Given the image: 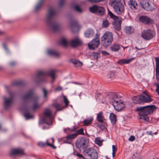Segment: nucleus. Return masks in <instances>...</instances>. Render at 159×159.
<instances>
[{
	"mask_svg": "<svg viewBox=\"0 0 159 159\" xmlns=\"http://www.w3.org/2000/svg\"><path fill=\"white\" fill-rule=\"evenodd\" d=\"M44 72L42 71H39L36 75V77L37 78L40 77V76L44 75Z\"/></svg>",
	"mask_w": 159,
	"mask_h": 159,
	"instance_id": "obj_48",
	"label": "nucleus"
},
{
	"mask_svg": "<svg viewBox=\"0 0 159 159\" xmlns=\"http://www.w3.org/2000/svg\"><path fill=\"white\" fill-rule=\"evenodd\" d=\"M156 91L158 93V94L159 95V83H157L156 84Z\"/></svg>",
	"mask_w": 159,
	"mask_h": 159,
	"instance_id": "obj_61",
	"label": "nucleus"
},
{
	"mask_svg": "<svg viewBox=\"0 0 159 159\" xmlns=\"http://www.w3.org/2000/svg\"><path fill=\"white\" fill-rule=\"evenodd\" d=\"M74 155H76L78 157L80 158H83V159L85 158L82 154L80 153H77L76 154L75 153L74 154Z\"/></svg>",
	"mask_w": 159,
	"mask_h": 159,
	"instance_id": "obj_56",
	"label": "nucleus"
},
{
	"mask_svg": "<svg viewBox=\"0 0 159 159\" xmlns=\"http://www.w3.org/2000/svg\"><path fill=\"white\" fill-rule=\"evenodd\" d=\"M76 133L77 134V135L80 134L82 135H84V129L82 128H80L78 130H76Z\"/></svg>",
	"mask_w": 159,
	"mask_h": 159,
	"instance_id": "obj_42",
	"label": "nucleus"
},
{
	"mask_svg": "<svg viewBox=\"0 0 159 159\" xmlns=\"http://www.w3.org/2000/svg\"><path fill=\"white\" fill-rule=\"evenodd\" d=\"M157 109L156 106L154 105H150L144 106H139L135 110L139 116V119L144 121L149 122L150 118L148 116L153 114Z\"/></svg>",
	"mask_w": 159,
	"mask_h": 159,
	"instance_id": "obj_1",
	"label": "nucleus"
},
{
	"mask_svg": "<svg viewBox=\"0 0 159 159\" xmlns=\"http://www.w3.org/2000/svg\"><path fill=\"white\" fill-rule=\"evenodd\" d=\"M47 25L50 27L51 30L54 32H57L60 30V26L55 22L52 20L49 22H47Z\"/></svg>",
	"mask_w": 159,
	"mask_h": 159,
	"instance_id": "obj_15",
	"label": "nucleus"
},
{
	"mask_svg": "<svg viewBox=\"0 0 159 159\" xmlns=\"http://www.w3.org/2000/svg\"><path fill=\"white\" fill-rule=\"evenodd\" d=\"M73 7L75 10L76 11L79 12H82V10L81 9L80 7L78 5L76 4L74 6H73Z\"/></svg>",
	"mask_w": 159,
	"mask_h": 159,
	"instance_id": "obj_41",
	"label": "nucleus"
},
{
	"mask_svg": "<svg viewBox=\"0 0 159 159\" xmlns=\"http://www.w3.org/2000/svg\"><path fill=\"white\" fill-rule=\"evenodd\" d=\"M89 56L92 60L96 59L97 61L98 57H100V54L99 52H93Z\"/></svg>",
	"mask_w": 159,
	"mask_h": 159,
	"instance_id": "obj_31",
	"label": "nucleus"
},
{
	"mask_svg": "<svg viewBox=\"0 0 159 159\" xmlns=\"http://www.w3.org/2000/svg\"><path fill=\"white\" fill-rule=\"evenodd\" d=\"M76 28L77 29L80 28V26L79 25L77 22L76 21H72L71 22V30L73 32H75L77 29L75 28Z\"/></svg>",
	"mask_w": 159,
	"mask_h": 159,
	"instance_id": "obj_24",
	"label": "nucleus"
},
{
	"mask_svg": "<svg viewBox=\"0 0 159 159\" xmlns=\"http://www.w3.org/2000/svg\"><path fill=\"white\" fill-rule=\"evenodd\" d=\"M93 117H91L89 118H87L84 120L83 121L84 125L85 126H88L91 124L93 120Z\"/></svg>",
	"mask_w": 159,
	"mask_h": 159,
	"instance_id": "obj_33",
	"label": "nucleus"
},
{
	"mask_svg": "<svg viewBox=\"0 0 159 159\" xmlns=\"http://www.w3.org/2000/svg\"><path fill=\"white\" fill-rule=\"evenodd\" d=\"M89 10L92 13L95 14L98 16H102L105 13V8L102 6L97 5H93L90 7Z\"/></svg>",
	"mask_w": 159,
	"mask_h": 159,
	"instance_id": "obj_8",
	"label": "nucleus"
},
{
	"mask_svg": "<svg viewBox=\"0 0 159 159\" xmlns=\"http://www.w3.org/2000/svg\"><path fill=\"white\" fill-rule=\"evenodd\" d=\"M83 153L85 155L89 157L91 159H98V154L96 150L93 148H88L84 150Z\"/></svg>",
	"mask_w": 159,
	"mask_h": 159,
	"instance_id": "obj_10",
	"label": "nucleus"
},
{
	"mask_svg": "<svg viewBox=\"0 0 159 159\" xmlns=\"http://www.w3.org/2000/svg\"><path fill=\"white\" fill-rule=\"evenodd\" d=\"M89 139L85 137L79 138L75 141L76 148L80 151L85 150L89 143Z\"/></svg>",
	"mask_w": 159,
	"mask_h": 159,
	"instance_id": "obj_4",
	"label": "nucleus"
},
{
	"mask_svg": "<svg viewBox=\"0 0 159 159\" xmlns=\"http://www.w3.org/2000/svg\"><path fill=\"white\" fill-rule=\"evenodd\" d=\"M156 61V70H159V57L155 58Z\"/></svg>",
	"mask_w": 159,
	"mask_h": 159,
	"instance_id": "obj_44",
	"label": "nucleus"
},
{
	"mask_svg": "<svg viewBox=\"0 0 159 159\" xmlns=\"http://www.w3.org/2000/svg\"><path fill=\"white\" fill-rule=\"evenodd\" d=\"M109 119L111 122L112 125H114L116 122V115L113 113H111L109 116Z\"/></svg>",
	"mask_w": 159,
	"mask_h": 159,
	"instance_id": "obj_28",
	"label": "nucleus"
},
{
	"mask_svg": "<svg viewBox=\"0 0 159 159\" xmlns=\"http://www.w3.org/2000/svg\"><path fill=\"white\" fill-rule=\"evenodd\" d=\"M109 22L107 20H103L102 23V26L103 27L107 28L109 26Z\"/></svg>",
	"mask_w": 159,
	"mask_h": 159,
	"instance_id": "obj_45",
	"label": "nucleus"
},
{
	"mask_svg": "<svg viewBox=\"0 0 159 159\" xmlns=\"http://www.w3.org/2000/svg\"><path fill=\"white\" fill-rule=\"evenodd\" d=\"M156 79L157 81H159V70H156Z\"/></svg>",
	"mask_w": 159,
	"mask_h": 159,
	"instance_id": "obj_52",
	"label": "nucleus"
},
{
	"mask_svg": "<svg viewBox=\"0 0 159 159\" xmlns=\"http://www.w3.org/2000/svg\"><path fill=\"white\" fill-rule=\"evenodd\" d=\"M43 115L44 117L41 120L42 123L46 124L48 125H52V118L51 111L48 108L45 109L43 113Z\"/></svg>",
	"mask_w": 159,
	"mask_h": 159,
	"instance_id": "obj_6",
	"label": "nucleus"
},
{
	"mask_svg": "<svg viewBox=\"0 0 159 159\" xmlns=\"http://www.w3.org/2000/svg\"><path fill=\"white\" fill-rule=\"evenodd\" d=\"M116 110L117 111H120L125 107V105L123 102H119L113 106Z\"/></svg>",
	"mask_w": 159,
	"mask_h": 159,
	"instance_id": "obj_22",
	"label": "nucleus"
},
{
	"mask_svg": "<svg viewBox=\"0 0 159 159\" xmlns=\"http://www.w3.org/2000/svg\"><path fill=\"white\" fill-rule=\"evenodd\" d=\"M103 116L102 112L101 111L98 114L97 117V120L98 122L101 123H104L103 120Z\"/></svg>",
	"mask_w": 159,
	"mask_h": 159,
	"instance_id": "obj_32",
	"label": "nucleus"
},
{
	"mask_svg": "<svg viewBox=\"0 0 159 159\" xmlns=\"http://www.w3.org/2000/svg\"><path fill=\"white\" fill-rule=\"evenodd\" d=\"M67 129L68 130L69 132H73L75 131L76 130V128L75 126H73L72 128V129L67 127Z\"/></svg>",
	"mask_w": 159,
	"mask_h": 159,
	"instance_id": "obj_58",
	"label": "nucleus"
},
{
	"mask_svg": "<svg viewBox=\"0 0 159 159\" xmlns=\"http://www.w3.org/2000/svg\"><path fill=\"white\" fill-rule=\"evenodd\" d=\"M141 4V7L144 9L148 11H152L154 8L152 7L150 5L149 2L147 1H143Z\"/></svg>",
	"mask_w": 159,
	"mask_h": 159,
	"instance_id": "obj_21",
	"label": "nucleus"
},
{
	"mask_svg": "<svg viewBox=\"0 0 159 159\" xmlns=\"http://www.w3.org/2000/svg\"><path fill=\"white\" fill-rule=\"evenodd\" d=\"M139 20L142 23L147 25H150L154 23L153 20L149 17L145 16H140Z\"/></svg>",
	"mask_w": 159,
	"mask_h": 159,
	"instance_id": "obj_14",
	"label": "nucleus"
},
{
	"mask_svg": "<svg viewBox=\"0 0 159 159\" xmlns=\"http://www.w3.org/2000/svg\"><path fill=\"white\" fill-rule=\"evenodd\" d=\"M106 97L109 98L110 102L112 103L113 106L121 101L120 98L118 97L117 94H114L112 92L108 93Z\"/></svg>",
	"mask_w": 159,
	"mask_h": 159,
	"instance_id": "obj_12",
	"label": "nucleus"
},
{
	"mask_svg": "<svg viewBox=\"0 0 159 159\" xmlns=\"http://www.w3.org/2000/svg\"><path fill=\"white\" fill-rule=\"evenodd\" d=\"M39 107V104L33 103L32 106L33 110L34 111H35L36 109H37Z\"/></svg>",
	"mask_w": 159,
	"mask_h": 159,
	"instance_id": "obj_51",
	"label": "nucleus"
},
{
	"mask_svg": "<svg viewBox=\"0 0 159 159\" xmlns=\"http://www.w3.org/2000/svg\"><path fill=\"white\" fill-rule=\"evenodd\" d=\"M135 139V137L133 135H131L129 138L128 140L131 142L133 141Z\"/></svg>",
	"mask_w": 159,
	"mask_h": 159,
	"instance_id": "obj_59",
	"label": "nucleus"
},
{
	"mask_svg": "<svg viewBox=\"0 0 159 159\" xmlns=\"http://www.w3.org/2000/svg\"><path fill=\"white\" fill-rule=\"evenodd\" d=\"M22 98V100L24 101L25 103L27 102L29 99L32 98L34 100L33 103L39 104V97L38 96H34V92L32 90H30L23 95Z\"/></svg>",
	"mask_w": 159,
	"mask_h": 159,
	"instance_id": "obj_9",
	"label": "nucleus"
},
{
	"mask_svg": "<svg viewBox=\"0 0 159 159\" xmlns=\"http://www.w3.org/2000/svg\"><path fill=\"white\" fill-rule=\"evenodd\" d=\"M120 49V45L118 44L113 43L110 47V50L113 52H116Z\"/></svg>",
	"mask_w": 159,
	"mask_h": 159,
	"instance_id": "obj_29",
	"label": "nucleus"
},
{
	"mask_svg": "<svg viewBox=\"0 0 159 159\" xmlns=\"http://www.w3.org/2000/svg\"><path fill=\"white\" fill-rule=\"evenodd\" d=\"M42 6V4L38 3L37 4L36 6L35 7V11H37L39 9H40L41 8Z\"/></svg>",
	"mask_w": 159,
	"mask_h": 159,
	"instance_id": "obj_55",
	"label": "nucleus"
},
{
	"mask_svg": "<svg viewBox=\"0 0 159 159\" xmlns=\"http://www.w3.org/2000/svg\"><path fill=\"white\" fill-rule=\"evenodd\" d=\"M37 79L36 80V84L38 85H39L42 82L45 81L43 77L37 78Z\"/></svg>",
	"mask_w": 159,
	"mask_h": 159,
	"instance_id": "obj_39",
	"label": "nucleus"
},
{
	"mask_svg": "<svg viewBox=\"0 0 159 159\" xmlns=\"http://www.w3.org/2000/svg\"><path fill=\"white\" fill-rule=\"evenodd\" d=\"M132 100L134 103L141 105L145 103L150 102L152 100L147 91H143L142 94L133 96Z\"/></svg>",
	"mask_w": 159,
	"mask_h": 159,
	"instance_id": "obj_2",
	"label": "nucleus"
},
{
	"mask_svg": "<svg viewBox=\"0 0 159 159\" xmlns=\"http://www.w3.org/2000/svg\"><path fill=\"white\" fill-rule=\"evenodd\" d=\"M9 93L10 97H9L8 98L10 99H11V100L13 101V99L15 96V93L13 92L10 91L9 92Z\"/></svg>",
	"mask_w": 159,
	"mask_h": 159,
	"instance_id": "obj_50",
	"label": "nucleus"
},
{
	"mask_svg": "<svg viewBox=\"0 0 159 159\" xmlns=\"http://www.w3.org/2000/svg\"><path fill=\"white\" fill-rule=\"evenodd\" d=\"M96 126L98 127L102 130H103L105 128L104 125L102 124H100L99 125H96Z\"/></svg>",
	"mask_w": 159,
	"mask_h": 159,
	"instance_id": "obj_62",
	"label": "nucleus"
},
{
	"mask_svg": "<svg viewBox=\"0 0 159 159\" xmlns=\"http://www.w3.org/2000/svg\"><path fill=\"white\" fill-rule=\"evenodd\" d=\"M24 85V82L22 81H15L11 84V86L23 85Z\"/></svg>",
	"mask_w": 159,
	"mask_h": 159,
	"instance_id": "obj_36",
	"label": "nucleus"
},
{
	"mask_svg": "<svg viewBox=\"0 0 159 159\" xmlns=\"http://www.w3.org/2000/svg\"><path fill=\"white\" fill-rule=\"evenodd\" d=\"M52 143H49L48 140H47L46 143L42 142H39L38 143V145L39 146L42 148H45L47 146H48L54 149H56L57 148V147L56 146H54L53 144L54 142V139L52 138Z\"/></svg>",
	"mask_w": 159,
	"mask_h": 159,
	"instance_id": "obj_16",
	"label": "nucleus"
},
{
	"mask_svg": "<svg viewBox=\"0 0 159 159\" xmlns=\"http://www.w3.org/2000/svg\"><path fill=\"white\" fill-rule=\"evenodd\" d=\"M48 75V76H50L53 80H54L55 79V71L54 70H52L49 71Z\"/></svg>",
	"mask_w": 159,
	"mask_h": 159,
	"instance_id": "obj_37",
	"label": "nucleus"
},
{
	"mask_svg": "<svg viewBox=\"0 0 159 159\" xmlns=\"http://www.w3.org/2000/svg\"><path fill=\"white\" fill-rule=\"evenodd\" d=\"M108 14L110 18L113 20L112 22L113 27L117 31H119L121 29L122 20H119V17L115 15L111 11L108 10Z\"/></svg>",
	"mask_w": 159,
	"mask_h": 159,
	"instance_id": "obj_5",
	"label": "nucleus"
},
{
	"mask_svg": "<svg viewBox=\"0 0 159 159\" xmlns=\"http://www.w3.org/2000/svg\"><path fill=\"white\" fill-rule=\"evenodd\" d=\"M101 40L102 45L107 48L113 41V35L111 32H106L102 36Z\"/></svg>",
	"mask_w": 159,
	"mask_h": 159,
	"instance_id": "obj_7",
	"label": "nucleus"
},
{
	"mask_svg": "<svg viewBox=\"0 0 159 159\" xmlns=\"http://www.w3.org/2000/svg\"><path fill=\"white\" fill-rule=\"evenodd\" d=\"M131 26L129 27H126L125 28V32L127 34H130L131 33Z\"/></svg>",
	"mask_w": 159,
	"mask_h": 159,
	"instance_id": "obj_49",
	"label": "nucleus"
},
{
	"mask_svg": "<svg viewBox=\"0 0 159 159\" xmlns=\"http://www.w3.org/2000/svg\"><path fill=\"white\" fill-rule=\"evenodd\" d=\"M99 35L97 34L94 38L92 41L88 44V47L90 50H94L95 49L98 47L100 44V42L99 38Z\"/></svg>",
	"mask_w": 159,
	"mask_h": 159,
	"instance_id": "obj_11",
	"label": "nucleus"
},
{
	"mask_svg": "<svg viewBox=\"0 0 159 159\" xmlns=\"http://www.w3.org/2000/svg\"><path fill=\"white\" fill-rule=\"evenodd\" d=\"M105 0H87V1L91 3H97L103 1Z\"/></svg>",
	"mask_w": 159,
	"mask_h": 159,
	"instance_id": "obj_47",
	"label": "nucleus"
},
{
	"mask_svg": "<svg viewBox=\"0 0 159 159\" xmlns=\"http://www.w3.org/2000/svg\"><path fill=\"white\" fill-rule=\"evenodd\" d=\"M134 59V57L129 59H126L123 58L119 60L117 62V63L120 65H122L123 64H127L129 63Z\"/></svg>",
	"mask_w": 159,
	"mask_h": 159,
	"instance_id": "obj_26",
	"label": "nucleus"
},
{
	"mask_svg": "<svg viewBox=\"0 0 159 159\" xmlns=\"http://www.w3.org/2000/svg\"><path fill=\"white\" fill-rule=\"evenodd\" d=\"M56 14V12L54 9L52 7L49 8L48 12L46 22L52 21V19Z\"/></svg>",
	"mask_w": 159,
	"mask_h": 159,
	"instance_id": "obj_19",
	"label": "nucleus"
},
{
	"mask_svg": "<svg viewBox=\"0 0 159 159\" xmlns=\"http://www.w3.org/2000/svg\"><path fill=\"white\" fill-rule=\"evenodd\" d=\"M133 156H134V157L133 158V159H142V157L140 156H135L134 154H133Z\"/></svg>",
	"mask_w": 159,
	"mask_h": 159,
	"instance_id": "obj_63",
	"label": "nucleus"
},
{
	"mask_svg": "<svg viewBox=\"0 0 159 159\" xmlns=\"http://www.w3.org/2000/svg\"><path fill=\"white\" fill-rule=\"evenodd\" d=\"M3 99H4V109L5 110H7L11 107L13 102V101L5 97H3Z\"/></svg>",
	"mask_w": 159,
	"mask_h": 159,
	"instance_id": "obj_18",
	"label": "nucleus"
},
{
	"mask_svg": "<svg viewBox=\"0 0 159 159\" xmlns=\"http://www.w3.org/2000/svg\"><path fill=\"white\" fill-rule=\"evenodd\" d=\"M129 2V5L131 8L133 10H136L137 8L135 5L137 6L138 4L135 0H130Z\"/></svg>",
	"mask_w": 159,
	"mask_h": 159,
	"instance_id": "obj_34",
	"label": "nucleus"
},
{
	"mask_svg": "<svg viewBox=\"0 0 159 159\" xmlns=\"http://www.w3.org/2000/svg\"><path fill=\"white\" fill-rule=\"evenodd\" d=\"M53 106L54 107L56 108L57 110V111H61L62 110L63 107L61 108H60L59 107H61V105L59 103H56L54 104Z\"/></svg>",
	"mask_w": 159,
	"mask_h": 159,
	"instance_id": "obj_43",
	"label": "nucleus"
},
{
	"mask_svg": "<svg viewBox=\"0 0 159 159\" xmlns=\"http://www.w3.org/2000/svg\"><path fill=\"white\" fill-rule=\"evenodd\" d=\"M12 39V37L11 36H7V37L5 40L6 42H11Z\"/></svg>",
	"mask_w": 159,
	"mask_h": 159,
	"instance_id": "obj_57",
	"label": "nucleus"
},
{
	"mask_svg": "<svg viewBox=\"0 0 159 159\" xmlns=\"http://www.w3.org/2000/svg\"><path fill=\"white\" fill-rule=\"evenodd\" d=\"M42 90L43 94V97L44 98H46L47 97V93L48 92L45 88H43L42 89Z\"/></svg>",
	"mask_w": 159,
	"mask_h": 159,
	"instance_id": "obj_53",
	"label": "nucleus"
},
{
	"mask_svg": "<svg viewBox=\"0 0 159 159\" xmlns=\"http://www.w3.org/2000/svg\"><path fill=\"white\" fill-rule=\"evenodd\" d=\"M82 44V41L77 37L71 40L70 42V46L73 48L81 46Z\"/></svg>",
	"mask_w": 159,
	"mask_h": 159,
	"instance_id": "obj_17",
	"label": "nucleus"
},
{
	"mask_svg": "<svg viewBox=\"0 0 159 159\" xmlns=\"http://www.w3.org/2000/svg\"><path fill=\"white\" fill-rule=\"evenodd\" d=\"M24 154V151L21 149H12L11 152V155H23Z\"/></svg>",
	"mask_w": 159,
	"mask_h": 159,
	"instance_id": "obj_23",
	"label": "nucleus"
},
{
	"mask_svg": "<svg viewBox=\"0 0 159 159\" xmlns=\"http://www.w3.org/2000/svg\"><path fill=\"white\" fill-rule=\"evenodd\" d=\"M94 30L92 29H87L84 33V36L86 38L92 37L94 35Z\"/></svg>",
	"mask_w": 159,
	"mask_h": 159,
	"instance_id": "obj_27",
	"label": "nucleus"
},
{
	"mask_svg": "<svg viewBox=\"0 0 159 159\" xmlns=\"http://www.w3.org/2000/svg\"><path fill=\"white\" fill-rule=\"evenodd\" d=\"M102 140L100 139V137H97L95 139V143L99 146H101L102 145Z\"/></svg>",
	"mask_w": 159,
	"mask_h": 159,
	"instance_id": "obj_40",
	"label": "nucleus"
},
{
	"mask_svg": "<svg viewBox=\"0 0 159 159\" xmlns=\"http://www.w3.org/2000/svg\"><path fill=\"white\" fill-rule=\"evenodd\" d=\"M102 54L103 55H109L110 54L107 52L103 51L101 52Z\"/></svg>",
	"mask_w": 159,
	"mask_h": 159,
	"instance_id": "obj_64",
	"label": "nucleus"
},
{
	"mask_svg": "<svg viewBox=\"0 0 159 159\" xmlns=\"http://www.w3.org/2000/svg\"><path fill=\"white\" fill-rule=\"evenodd\" d=\"M141 36L144 39L149 40L152 39L154 35L152 31L150 29L144 30L141 33Z\"/></svg>",
	"mask_w": 159,
	"mask_h": 159,
	"instance_id": "obj_13",
	"label": "nucleus"
},
{
	"mask_svg": "<svg viewBox=\"0 0 159 159\" xmlns=\"http://www.w3.org/2000/svg\"><path fill=\"white\" fill-rule=\"evenodd\" d=\"M65 0H60L59 2V6L60 7H62L63 5L65 3Z\"/></svg>",
	"mask_w": 159,
	"mask_h": 159,
	"instance_id": "obj_54",
	"label": "nucleus"
},
{
	"mask_svg": "<svg viewBox=\"0 0 159 159\" xmlns=\"http://www.w3.org/2000/svg\"><path fill=\"white\" fill-rule=\"evenodd\" d=\"M63 99L64 102L65 104V106L63 107V108H65L68 107L69 102L66 96L64 95L63 96Z\"/></svg>",
	"mask_w": 159,
	"mask_h": 159,
	"instance_id": "obj_38",
	"label": "nucleus"
},
{
	"mask_svg": "<svg viewBox=\"0 0 159 159\" xmlns=\"http://www.w3.org/2000/svg\"><path fill=\"white\" fill-rule=\"evenodd\" d=\"M72 140H66L64 141H63V143H68L70 144H71L72 143Z\"/></svg>",
	"mask_w": 159,
	"mask_h": 159,
	"instance_id": "obj_60",
	"label": "nucleus"
},
{
	"mask_svg": "<svg viewBox=\"0 0 159 159\" xmlns=\"http://www.w3.org/2000/svg\"><path fill=\"white\" fill-rule=\"evenodd\" d=\"M48 52V54L51 56L58 57L60 55V54L59 53L54 51L49 50Z\"/></svg>",
	"mask_w": 159,
	"mask_h": 159,
	"instance_id": "obj_35",
	"label": "nucleus"
},
{
	"mask_svg": "<svg viewBox=\"0 0 159 159\" xmlns=\"http://www.w3.org/2000/svg\"><path fill=\"white\" fill-rule=\"evenodd\" d=\"M110 1L115 13L120 15L124 12L125 7L121 0H110Z\"/></svg>",
	"mask_w": 159,
	"mask_h": 159,
	"instance_id": "obj_3",
	"label": "nucleus"
},
{
	"mask_svg": "<svg viewBox=\"0 0 159 159\" xmlns=\"http://www.w3.org/2000/svg\"><path fill=\"white\" fill-rule=\"evenodd\" d=\"M70 62L73 64L75 67H81L83 64L82 62L79 60L75 59H71L70 60Z\"/></svg>",
	"mask_w": 159,
	"mask_h": 159,
	"instance_id": "obj_25",
	"label": "nucleus"
},
{
	"mask_svg": "<svg viewBox=\"0 0 159 159\" xmlns=\"http://www.w3.org/2000/svg\"><path fill=\"white\" fill-rule=\"evenodd\" d=\"M58 43L60 45L66 48L68 46V42L65 38L63 37L58 42Z\"/></svg>",
	"mask_w": 159,
	"mask_h": 159,
	"instance_id": "obj_30",
	"label": "nucleus"
},
{
	"mask_svg": "<svg viewBox=\"0 0 159 159\" xmlns=\"http://www.w3.org/2000/svg\"><path fill=\"white\" fill-rule=\"evenodd\" d=\"M22 110L24 112L23 115L27 120L32 118L34 117L33 115L30 114L29 108L27 107H22Z\"/></svg>",
	"mask_w": 159,
	"mask_h": 159,
	"instance_id": "obj_20",
	"label": "nucleus"
},
{
	"mask_svg": "<svg viewBox=\"0 0 159 159\" xmlns=\"http://www.w3.org/2000/svg\"><path fill=\"white\" fill-rule=\"evenodd\" d=\"M2 45L3 48L6 51V52L9 53L10 52V51L9 49L8 48L6 43L5 42H3L2 43Z\"/></svg>",
	"mask_w": 159,
	"mask_h": 159,
	"instance_id": "obj_46",
	"label": "nucleus"
}]
</instances>
